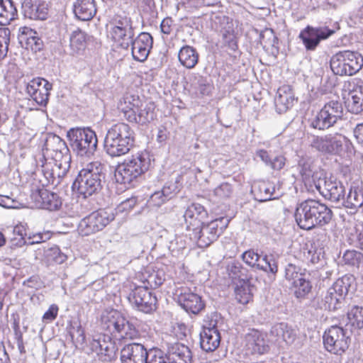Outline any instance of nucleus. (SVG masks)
<instances>
[{
    "label": "nucleus",
    "mask_w": 363,
    "mask_h": 363,
    "mask_svg": "<svg viewBox=\"0 0 363 363\" xmlns=\"http://www.w3.org/2000/svg\"><path fill=\"white\" fill-rule=\"evenodd\" d=\"M294 218L301 229L310 230L328 224L333 212L325 204L315 199H307L296 206Z\"/></svg>",
    "instance_id": "f257e3e1"
},
{
    "label": "nucleus",
    "mask_w": 363,
    "mask_h": 363,
    "mask_svg": "<svg viewBox=\"0 0 363 363\" xmlns=\"http://www.w3.org/2000/svg\"><path fill=\"white\" fill-rule=\"evenodd\" d=\"M135 133L126 123L118 122L108 130L104 148L112 157H121L129 153L134 147Z\"/></svg>",
    "instance_id": "f03ea898"
},
{
    "label": "nucleus",
    "mask_w": 363,
    "mask_h": 363,
    "mask_svg": "<svg viewBox=\"0 0 363 363\" xmlns=\"http://www.w3.org/2000/svg\"><path fill=\"white\" fill-rule=\"evenodd\" d=\"M104 330L110 337L118 340H132L139 337V331L117 310L105 311L101 318Z\"/></svg>",
    "instance_id": "7ed1b4c3"
},
{
    "label": "nucleus",
    "mask_w": 363,
    "mask_h": 363,
    "mask_svg": "<svg viewBox=\"0 0 363 363\" xmlns=\"http://www.w3.org/2000/svg\"><path fill=\"white\" fill-rule=\"evenodd\" d=\"M151 162L147 153L138 152L117 166L115 177L118 182L130 184L150 169Z\"/></svg>",
    "instance_id": "20e7f679"
},
{
    "label": "nucleus",
    "mask_w": 363,
    "mask_h": 363,
    "mask_svg": "<svg viewBox=\"0 0 363 363\" xmlns=\"http://www.w3.org/2000/svg\"><path fill=\"white\" fill-rule=\"evenodd\" d=\"M108 37L117 47L127 49L134 36V28L130 16L124 12L116 13L106 25Z\"/></svg>",
    "instance_id": "39448f33"
},
{
    "label": "nucleus",
    "mask_w": 363,
    "mask_h": 363,
    "mask_svg": "<svg viewBox=\"0 0 363 363\" xmlns=\"http://www.w3.org/2000/svg\"><path fill=\"white\" fill-rule=\"evenodd\" d=\"M230 220L219 217L206 222L199 230L189 234V239L200 248L209 247L216 241L228 228Z\"/></svg>",
    "instance_id": "423d86ee"
},
{
    "label": "nucleus",
    "mask_w": 363,
    "mask_h": 363,
    "mask_svg": "<svg viewBox=\"0 0 363 363\" xmlns=\"http://www.w3.org/2000/svg\"><path fill=\"white\" fill-rule=\"evenodd\" d=\"M101 164L99 162H89L84 167L73 183V189L87 197L96 193L101 188Z\"/></svg>",
    "instance_id": "0eeeda50"
},
{
    "label": "nucleus",
    "mask_w": 363,
    "mask_h": 363,
    "mask_svg": "<svg viewBox=\"0 0 363 363\" xmlns=\"http://www.w3.org/2000/svg\"><path fill=\"white\" fill-rule=\"evenodd\" d=\"M330 65L336 75L352 76L363 67V57L357 52L340 51L331 57Z\"/></svg>",
    "instance_id": "6e6552de"
},
{
    "label": "nucleus",
    "mask_w": 363,
    "mask_h": 363,
    "mask_svg": "<svg viewBox=\"0 0 363 363\" xmlns=\"http://www.w3.org/2000/svg\"><path fill=\"white\" fill-rule=\"evenodd\" d=\"M114 218V213L111 209L99 208L79 221L77 231L82 236H90L103 230Z\"/></svg>",
    "instance_id": "1a4fd4ad"
},
{
    "label": "nucleus",
    "mask_w": 363,
    "mask_h": 363,
    "mask_svg": "<svg viewBox=\"0 0 363 363\" xmlns=\"http://www.w3.org/2000/svg\"><path fill=\"white\" fill-rule=\"evenodd\" d=\"M67 136L73 150L81 156L92 155L96 150V135L89 128H72L68 131Z\"/></svg>",
    "instance_id": "9d476101"
},
{
    "label": "nucleus",
    "mask_w": 363,
    "mask_h": 363,
    "mask_svg": "<svg viewBox=\"0 0 363 363\" xmlns=\"http://www.w3.org/2000/svg\"><path fill=\"white\" fill-rule=\"evenodd\" d=\"M285 278L289 284V289L297 298H305L313 289L309 276L300 272L294 264H289L285 270Z\"/></svg>",
    "instance_id": "9b49d317"
},
{
    "label": "nucleus",
    "mask_w": 363,
    "mask_h": 363,
    "mask_svg": "<svg viewBox=\"0 0 363 363\" xmlns=\"http://www.w3.org/2000/svg\"><path fill=\"white\" fill-rule=\"evenodd\" d=\"M323 342L328 352L341 355L348 349L350 337L342 327L333 325L325 332Z\"/></svg>",
    "instance_id": "f8f14e48"
},
{
    "label": "nucleus",
    "mask_w": 363,
    "mask_h": 363,
    "mask_svg": "<svg viewBox=\"0 0 363 363\" xmlns=\"http://www.w3.org/2000/svg\"><path fill=\"white\" fill-rule=\"evenodd\" d=\"M343 109L338 101H330L325 104L312 121L313 128L325 130L333 125L342 118Z\"/></svg>",
    "instance_id": "ddd939ff"
},
{
    "label": "nucleus",
    "mask_w": 363,
    "mask_h": 363,
    "mask_svg": "<svg viewBox=\"0 0 363 363\" xmlns=\"http://www.w3.org/2000/svg\"><path fill=\"white\" fill-rule=\"evenodd\" d=\"M186 236L202 227L208 220L209 213L206 207L199 203L189 205L184 213Z\"/></svg>",
    "instance_id": "4468645a"
},
{
    "label": "nucleus",
    "mask_w": 363,
    "mask_h": 363,
    "mask_svg": "<svg viewBox=\"0 0 363 363\" xmlns=\"http://www.w3.org/2000/svg\"><path fill=\"white\" fill-rule=\"evenodd\" d=\"M128 298L143 313H150L157 308V298L149 291V287L146 285L135 286L129 294Z\"/></svg>",
    "instance_id": "2eb2a0df"
},
{
    "label": "nucleus",
    "mask_w": 363,
    "mask_h": 363,
    "mask_svg": "<svg viewBox=\"0 0 363 363\" xmlns=\"http://www.w3.org/2000/svg\"><path fill=\"white\" fill-rule=\"evenodd\" d=\"M217 321L207 316L201 333V347L206 352H213L220 345V335L217 328Z\"/></svg>",
    "instance_id": "dca6fc26"
},
{
    "label": "nucleus",
    "mask_w": 363,
    "mask_h": 363,
    "mask_svg": "<svg viewBox=\"0 0 363 363\" xmlns=\"http://www.w3.org/2000/svg\"><path fill=\"white\" fill-rule=\"evenodd\" d=\"M333 33L334 30L328 27L307 26L300 32L299 38L307 50H314L322 40L328 38Z\"/></svg>",
    "instance_id": "f3484780"
},
{
    "label": "nucleus",
    "mask_w": 363,
    "mask_h": 363,
    "mask_svg": "<svg viewBox=\"0 0 363 363\" xmlns=\"http://www.w3.org/2000/svg\"><path fill=\"white\" fill-rule=\"evenodd\" d=\"M241 257L242 261L252 268L271 272L273 274L278 272V266L272 257L267 255L261 257L252 249L245 251Z\"/></svg>",
    "instance_id": "a211bd4d"
},
{
    "label": "nucleus",
    "mask_w": 363,
    "mask_h": 363,
    "mask_svg": "<svg viewBox=\"0 0 363 363\" xmlns=\"http://www.w3.org/2000/svg\"><path fill=\"white\" fill-rule=\"evenodd\" d=\"M350 288V284L344 279H337L330 287L325 296V306L329 310H335L342 301L345 300Z\"/></svg>",
    "instance_id": "6ab92c4d"
},
{
    "label": "nucleus",
    "mask_w": 363,
    "mask_h": 363,
    "mask_svg": "<svg viewBox=\"0 0 363 363\" xmlns=\"http://www.w3.org/2000/svg\"><path fill=\"white\" fill-rule=\"evenodd\" d=\"M52 85L42 77L33 78L28 84L27 90L28 94L35 103L40 106H46Z\"/></svg>",
    "instance_id": "aec40b11"
},
{
    "label": "nucleus",
    "mask_w": 363,
    "mask_h": 363,
    "mask_svg": "<svg viewBox=\"0 0 363 363\" xmlns=\"http://www.w3.org/2000/svg\"><path fill=\"white\" fill-rule=\"evenodd\" d=\"M141 101L138 96L126 94L119 101L117 108L125 121L130 123H135Z\"/></svg>",
    "instance_id": "412c9836"
},
{
    "label": "nucleus",
    "mask_w": 363,
    "mask_h": 363,
    "mask_svg": "<svg viewBox=\"0 0 363 363\" xmlns=\"http://www.w3.org/2000/svg\"><path fill=\"white\" fill-rule=\"evenodd\" d=\"M132 43V56L136 61L145 62L152 48L153 38L152 35L146 32L140 33Z\"/></svg>",
    "instance_id": "4be33fe9"
},
{
    "label": "nucleus",
    "mask_w": 363,
    "mask_h": 363,
    "mask_svg": "<svg viewBox=\"0 0 363 363\" xmlns=\"http://www.w3.org/2000/svg\"><path fill=\"white\" fill-rule=\"evenodd\" d=\"M37 208L50 211L57 210L62 205L59 196L46 189H39L32 195Z\"/></svg>",
    "instance_id": "5701e85b"
},
{
    "label": "nucleus",
    "mask_w": 363,
    "mask_h": 363,
    "mask_svg": "<svg viewBox=\"0 0 363 363\" xmlns=\"http://www.w3.org/2000/svg\"><path fill=\"white\" fill-rule=\"evenodd\" d=\"M147 357V350L140 343L125 345L121 351L122 363H145Z\"/></svg>",
    "instance_id": "b1692460"
},
{
    "label": "nucleus",
    "mask_w": 363,
    "mask_h": 363,
    "mask_svg": "<svg viewBox=\"0 0 363 363\" xmlns=\"http://www.w3.org/2000/svg\"><path fill=\"white\" fill-rule=\"evenodd\" d=\"M346 108L352 113L358 114L363 111V86L354 84L351 90L343 94Z\"/></svg>",
    "instance_id": "393cba45"
},
{
    "label": "nucleus",
    "mask_w": 363,
    "mask_h": 363,
    "mask_svg": "<svg viewBox=\"0 0 363 363\" xmlns=\"http://www.w3.org/2000/svg\"><path fill=\"white\" fill-rule=\"evenodd\" d=\"M180 306L188 313L198 314L205 308V303L199 294L189 290H184L178 296Z\"/></svg>",
    "instance_id": "a878e982"
},
{
    "label": "nucleus",
    "mask_w": 363,
    "mask_h": 363,
    "mask_svg": "<svg viewBox=\"0 0 363 363\" xmlns=\"http://www.w3.org/2000/svg\"><path fill=\"white\" fill-rule=\"evenodd\" d=\"M18 40L20 43L28 50L37 52L43 49V41L35 30L27 26L19 28Z\"/></svg>",
    "instance_id": "bb28decb"
},
{
    "label": "nucleus",
    "mask_w": 363,
    "mask_h": 363,
    "mask_svg": "<svg viewBox=\"0 0 363 363\" xmlns=\"http://www.w3.org/2000/svg\"><path fill=\"white\" fill-rule=\"evenodd\" d=\"M318 189L324 198L333 202H338L344 198L345 187L331 177L325 179L323 184H319Z\"/></svg>",
    "instance_id": "cd10ccee"
},
{
    "label": "nucleus",
    "mask_w": 363,
    "mask_h": 363,
    "mask_svg": "<svg viewBox=\"0 0 363 363\" xmlns=\"http://www.w3.org/2000/svg\"><path fill=\"white\" fill-rule=\"evenodd\" d=\"M295 101L291 87L284 84L277 90L274 100L276 109L279 113H285L294 106Z\"/></svg>",
    "instance_id": "c85d7f7f"
},
{
    "label": "nucleus",
    "mask_w": 363,
    "mask_h": 363,
    "mask_svg": "<svg viewBox=\"0 0 363 363\" xmlns=\"http://www.w3.org/2000/svg\"><path fill=\"white\" fill-rule=\"evenodd\" d=\"M354 185H352L349 193L344 201V206L347 208L357 209L363 206V186L362 181L358 173Z\"/></svg>",
    "instance_id": "c756f323"
},
{
    "label": "nucleus",
    "mask_w": 363,
    "mask_h": 363,
    "mask_svg": "<svg viewBox=\"0 0 363 363\" xmlns=\"http://www.w3.org/2000/svg\"><path fill=\"white\" fill-rule=\"evenodd\" d=\"M73 12L79 20H91L97 12L95 0H76L73 4Z\"/></svg>",
    "instance_id": "7c9ffc66"
},
{
    "label": "nucleus",
    "mask_w": 363,
    "mask_h": 363,
    "mask_svg": "<svg viewBox=\"0 0 363 363\" xmlns=\"http://www.w3.org/2000/svg\"><path fill=\"white\" fill-rule=\"evenodd\" d=\"M167 359L168 363H191V352L187 346L177 342L169 347Z\"/></svg>",
    "instance_id": "2f4dec72"
},
{
    "label": "nucleus",
    "mask_w": 363,
    "mask_h": 363,
    "mask_svg": "<svg viewBox=\"0 0 363 363\" xmlns=\"http://www.w3.org/2000/svg\"><path fill=\"white\" fill-rule=\"evenodd\" d=\"M312 147L324 153H334L342 146L340 141L331 135L316 137L311 143Z\"/></svg>",
    "instance_id": "473e14b6"
},
{
    "label": "nucleus",
    "mask_w": 363,
    "mask_h": 363,
    "mask_svg": "<svg viewBox=\"0 0 363 363\" xmlns=\"http://www.w3.org/2000/svg\"><path fill=\"white\" fill-rule=\"evenodd\" d=\"M249 279H240L235 287V296L236 300L241 304L245 305L253 299L252 289Z\"/></svg>",
    "instance_id": "72a5a7b5"
},
{
    "label": "nucleus",
    "mask_w": 363,
    "mask_h": 363,
    "mask_svg": "<svg viewBox=\"0 0 363 363\" xmlns=\"http://www.w3.org/2000/svg\"><path fill=\"white\" fill-rule=\"evenodd\" d=\"M178 59L182 66L192 69L198 64L199 55L192 46L184 45L179 51Z\"/></svg>",
    "instance_id": "f704fd0d"
},
{
    "label": "nucleus",
    "mask_w": 363,
    "mask_h": 363,
    "mask_svg": "<svg viewBox=\"0 0 363 363\" xmlns=\"http://www.w3.org/2000/svg\"><path fill=\"white\" fill-rule=\"evenodd\" d=\"M89 35L79 28L74 30L69 38V48L73 55L83 52L86 48Z\"/></svg>",
    "instance_id": "c9c22d12"
},
{
    "label": "nucleus",
    "mask_w": 363,
    "mask_h": 363,
    "mask_svg": "<svg viewBox=\"0 0 363 363\" xmlns=\"http://www.w3.org/2000/svg\"><path fill=\"white\" fill-rule=\"evenodd\" d=\"M18 17L17 9L11 0H0V25H9Z\"/></svg>",
    "instance_id": "e433bc0d"
},
{
    "label": "nucleus",
    "mask_w": 363,
    "mask_h": 363,
    "mask_svg": "<svg viewBox=\"0 0 363 363\" xmlns=\"http://www.w3.org/2000/svg\"><path fill=\"white\" fill-rule=\"evenodd\" d=\"M156 117L155 104L153 102L143 103L141 101V106L137 113L135 123L141 125H147L153 121Z\"/></svg>",
    "instance_id": "4c0bfd02"
},
{
    "label": "nucleus",
    "mask_w": 363,
    "mask_h": 363,
    "mask_svg": "<svg viewBox=\"0 0 363 363\" xmlns=\"http://www.w3.org/2000/svg\"><path fill=\"white\" fill-rule=\"evenodd\" d=\"M274 186L269 182H259L254 188V194L257 200L267 201L274 199Z\"/></svg>",
    "instance_id": "58836bf2"
},
{
    "label": "nucleus",
    "mask_w": 363,
    "mask_h": 363,
    "mask_svg": "<svg viewBox=\"0 0 363 363\" xmlns=\"http://www.w3.org/2000/svg\"><path fill=\"white\" fill-rule=\"evenodd\" d=\"M272 333L276 334L278 339L282 340L287 344L294 342L297 337L296 330L284 323L276 325Z\"/></svg>",
    "instance_id": "ea45409f"
},
{
    "label": "nucleus",
    "mask_w": 363,
    "mask_h": 363,
    "mask_svg": "<svg viewBox=\"0 0 363 363\" xmlns=\"http://www.w3.org/2000/svg\"><path fill=\"white\" fill-rule=\"evenodd\" d=\"M91 347L93 352L99 355H104L110 359L115 354V347L112 342H105L103 344L99 340H93L91 342Z\"/></svg>",
    "instance_id": "a19ab883"
},
{
    "label": "nucleus",
    "mask_w": 363,
    "mask_h": 363,
    "mask_svg": "<svg viewBox=\"0 0 363 363\" xmlns=\"http://www.w3.org/2000/svg\"><path fill=\"white\" fill-rule=\"evenodd\" d=\"M350 324L355 328H363V308L354 306L347 313Z\"/></svg>",
    "instance_id": "79ce46f5"
},
{
    "label": "nucleus",
    "mask_w": 363,
    "mask_h": 363,
    "mask_svg": "<svg viewBox=\"0 0 363 363\" xmlns=\"http://www.w3.org/2000/svg\"><path fill=\"white\" fill-rule=\"evenodd\" d=\"M345 264L359 268L363 262V254L354 250H346L342 257Z\"/></svg>",
    "instance_id": "37998d69"
},
{
    "label": "nucleus",
    "mask_w": 363,
    "mask_h": 363,
    "mask_svg": "<svg viewBox=\"0 0 363 363\" xmlns=\"http://www.w3.org/2000/svg\"><path fill=\"white\" fill-rule=\"evenodd\" d=\"M298 167L303 180H308L313 176V162L310 159L301 158L298 162Z\"/></svg>",
    "instance_id": "c03bdc74"
},
{
    "label": "nucleus",
    "mask_w": 363,
    "mask_h": 363,
    "mask_svg": "<svg viewBox=\"0 0 363 363\" xmlns=\"http://www.w3.org/2000/svg\"><path fill=\"white\" fill-rule=\"evenodd\" d=\"M28 9H25V12L31 19L45 20L47 18V9L43 5L32 4Z\"/></svg>",
    "instance_id": "a18cd8bd"
},
{
    "label": "nucleus",
    "mask_w": 363,
    "mask_h": 363,
    "mask_svg": "<svg viewBox=\"0 0 363 363\" xmlns=\"http://www.w3.org/2000/svg\"><path fill=\"white\" fill-rule=\"evenodd\" d=\"M213 193L219 200H225L233 195V189L230 184L224 182L215 188Z\"/></svg>",
    "instance_id": "49530a36"
},
{
    "label": "nucleus",
    "mask_w": 363,
    "mask_h": 363,
    "mask_svg": "<svg viewBox=\"0 0 363 363\" xmlns=\"http://www.w3.org/2000/svg\"><path fill=\"white\" fill-rule=\"evenodd\" d=\"M223 40L225 46L235 51L238 48V37L233 28L228 29L223 33Z\"/></svg>",
    "instance_id": "de8ad7c7"
},
{
    "label": "nucleus",
    "mask_w": 363,
    "mask_h": 363,
    "mask_svg": "<svg viewBox=\"0 0 363 363\" xmlns=\"http://www.w3.org/2000/svg\"><path fill=\"white\" fill-rule=\"evenodd\" d=\"M145 363H166L162 351L157 348H152L148 352L147 351Z\"/></svg>",
    "instance_id": "09e8293b"
},
{
    "label": "nucleus",
    "mask_w": 363,
    "mask_h": 363,
    "mask_svg": "<svg viewBox=\"0 0 363 363\" xmlns=\"http://www.w3.org/2000/svg\"><path fill=\"white\" fill-rule=\"evenodd\" d=\"M164 280V274L162 272H156L149 276L146 286L149 288L156 289L162 285Z\"/></svg>",
    "instance_id": "8fccbe9b"
},
{
    "label": "nucleus",
    "mask_w": 363,
    "mask_h": 363,
    "mask_svg": "<svg viewBox=\"0 0 363 363\" xmlns=\"http://www.w3.org/2000/svg\"><path fill=\"white\" fill-rule=\"evenodd\" d=\"M59 307L57 304H51L42 317L43 322L50 323L55 320L58 315Z\"/></svg>",
    "instance_id": "3c124183"
},
{
    "label": "nucleus",
    "mask_w": 363,
    "mask_h": 363,
    "mask_svg": "<svg viewBox=\"0 0 363 363\" xmlns=\"http://www.w3.org/2000/svg\"><path fill=\"white\" fill-rule=\"evenodd\" d=\"M9 40L10 39L7 30L0 29V57L6 54Z\"/></svg>",
    "instance_id": "603ef678"
},
{
    "label": "nucleus",
    "mask_w": 363,
    "mask_h": 363,
    "mask_svg": "<svg viewBox=\"0 0 363 363\" xmlns=\"http://www.w3.org/2000/svg\"><path fill=\"white\" fill-rule=\"evenodd\" d=\"M136 203L137 199L135 197H130L122 201L117 206V210L121 213H128L135 206Z\"/></svg>",
    "instance_id": "864d4df0"
},
{
    "label": "nucleus",
    "mask_w": 363,
    "mask_h": 363,
    "mask_svg": "<svg viewBox=\"0 0 363 363\" xmlns=\"http://www.w3.org/2000/svg\"><path fill=\"white\" fill-rule=\"evenodd\" d=\"M177 191V186L174 184H166L163 188L162 189L161 193L156 192L153 194L152 196H160V194H162L163 196L165 197V199H167L168 197H171L172 195L176 194Z\"/></svg>",
    "instance_id": "5fc2aeb1"
},
{
    "label": "nucleus",
    "mask_w": 363,
    "mask_h": 363,
    "mask_svg": "<svg viewBox=\"0 0 363 363\" xmlns=\"http://www.w3.org/2000/svg\"><path fill=\"white\" fill-rule=\"evenodd\" d=\"M174 21L172 18L167 17L164 18L160 24L161 31L166 35H169L172 30L174 27Z\"/></svg>",
    "instance_id": "6e6d98bb"
},
{
    "label": "nucleus",
    "mask_w": 363,
    "mask_h": 363,
    "mask_svg": "<svg viewBox=\"0 0 363 363\" xmlns=\"http://www.w3.org/2000/svg\"><path fill=\"white\" fill-rule=\"evenodd\" d=\"M13 233L21 237V238L26 242L28 233L26 228L22 224L16 225L13 228Z\"/></svg>",
    "instance_id": "4d7b16f0"
},
{
    "label": "nucleus",
    "mask_w": 363,
    "mask_h": 363,
    "mask_svg": "<svg viewBox=\"0 0 363 363\" xmlns=\"http://www.w3.org/2000/svg\"><path fill=\"white\" fill-rule=\"evenodd\" d=\"M140 6L143 12H149L155 7V0H140Z\"/></svg>",
    "instance_id": "13d9d810"
},
{
    "label": "nucleus",
    "mask_w": 363,
    "mask_h": 363,
    "mask_svg": "<svg viewBox=\"0 0 363 363\" xmlns=\"http://www.w3.org/2000/svg\"><path fill=\"white\" fill-rule=\"evenodd\" d=\"M27 239L28 243L30 245L40 243L45 241L43 234L42 233H35L33 235H28Z\"/></svg>",
    "instance_id": "bf43d9fd"
},
{
    "label": "nucleus",
    "mask_w": 363,
    "mask_h": 363,
    "mask_svg": "<svg viewBox=\"0 0 363 363\" xmlns=\"http://www.w3.org/2000/svg\"><path fill=\"white\" fill-rule=\"evenodd\" d=\"M354 134L357 142L363 145V123L357 125L354 130Z\"/></svg>",
    "instance_id": "052dcab7"
},
{
    "label": "nucleus",
    "mask_w": 363,
    "mask_h": 363,
    "mask_svg": "<svg viewBox=\"0 0 363 363\" xmlns=\"http://www.w3.org/2000/svg\"><path fill=\"white\" fill-rule=\"evenodd\" d=\"M241 267L235 263H232L228 267V274L232 277V278H236L235 275L240 271Z\"/></svg>",
    "instance_id": "680f3d73"
},
{
    "label": "nucleus",
    "mask_w": 363,
    "mask_h": 363,
    "mask_svg": "<svg viewBox=\"0 0 363 363\" xmlns=\"http://www.w3.org/2000/svg\"><path fill=\"white\" fill-rule=\"evenodd\" d=\"M39 278L37 276H32L26 279L23 284L28 287H33L38 282Z\"/></svg>",
    "instance_id": "e2e57ef3"
},
{
    "label": "nucleus",
    "mask_w": 363,
    "mask_h": 363,
    "mask_svg": "<svg viewBox=\"0 0 363 363\" xmlns=\"http://www.w3.org/2000/svg\"><path fill=\"white\" fill-rule=\"evenodd\" d=\"M257 341L261 342L262 343V348L260 347V343L259 342H258V343L255 342V347H253V350L255 351H257L259 353H263L264 352V350H265L264 345V340L263 339L259 340L258 338Z\"/></svg>",
    "instance_id": "0e129e2a"
},
{
    "label": "nucleus",
    "mask_w": 363,
    "mask_h": 363,
    "mask_svg": "<svg viewBox=\"0 0 363 363\" xmlns=\"http://www.w3.org/2000/svg\"><path fill=\"white\" fill-rule=\"evenodd\" d=\"M357 243L358 247L363 250V230L357 235Z\"/></svg>",
    "instance_id": "69168bd1"
},
{
    "label": "nucleus",
    "mask_w": 363,
    "mask_h": 363,
    "mask_svg": "<svg viewBox=\"0 0 363 363\" xmlns=\"http://www.w3.org/2000/svg\"><path fill=\"white\" fill-rule=\"evenodd\" d=\"M6 244V238L2 233L0 232V247Z\"/></svg>",
    "instance_id": "338daca9"
},
{
    "label": "nucleus",
    "mask_w": 363,
    "mask_h": 363,
    "mask_svg": "<svg viewBox=\"0 0 363 363\" xmlns=\"http://www.w3.org/2000/svg\"><path fill=\"white\" fill-rule=\"evenodd\" d=\"M50 177L53 179H55V178H59L61 177L60 174V173H57L55 172V169L52 168V172L50 173Z\"/></svg>",
    "instance_id": "774afa93"
}]
</instances>
